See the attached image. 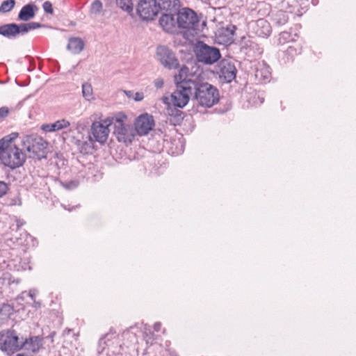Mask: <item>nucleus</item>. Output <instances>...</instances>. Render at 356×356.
Instances as JSON below:
<instances>
[{"instance_id":"obj_1","label":"nucleus","mask_w":356,"mask_h":356,"mask_svg":"<svg viewBox=\"0 0 356 356\" xmlns=\"http://www.w3.org/2000/svg\"><path fill=\"white\" fill-rule=\"evenodd\" d=\"M17 136L14 132L0 139V163L11 169L22 166L26 161V155L14 143Z\"/></svg>"},{"instance_id":"obj_2","label":"nucleus","mask_w":356,"mask_h":356,"mask_svg":"<svg viewBox=\"0 0 356 356\" xmlns=\"http://www.w3.org/2000/svg\"><path fill=\"white\" fill-rule=\"evenodd\" d=\"M187 67L183 66L179 74L175 76L176 90L171 95L172 104L179 108L184 107L188 102L190 97L193 94V88L195 86L193 82L194 75L189 74Z\"/></svg>"},{"instance_id":"obj_3","label":"nucleus","mask_w":356,"mask_h":356,"mask_svg":"<svg viewBox=\"0 0 356 356\" xmlns=\"http://www.w3.org/2000/svg\"><path fill=\"white\" fill-rule=\"evenodd\" d=\"M195 86L193 88L195 99L204 107H211L219 100V93L216 88L209 83H200L196 77L193 78Z\"/></svg>"},{"instance_id":"obj_4","label":"nucleus","mask_w":356,"mask_h":356,"mask_svg":"<svg viewBox=\"0 0 356 356\" xmlns=\"http://www.w3.org/2000/svg\"><path fill=\"white\" fill-rule=\"evenodd\" d=\"M127 118L124 113H118L113 116V125L117 140L127 145L132 142L135 130L131 125L125 123Z\"/></svg>"},{"instance_id":"obj_5","label":"nucleus","mask_w":356,"mask_h":356,"mask_svg":"<svg viewBox=\"0 0 356 356\" xmlns=\"http://www.w3.org/2000/svg\"><path fill=\"white\" fill-rule=\"evenodd\" d=\"M197 60L204 65H212L221 57L220 50L213 46H209L204 42L199 41L194 47Z\"/></svg>"},{"instance_id":"obj_6","label":"nucleus","mask_w":356,"mask_h":356,"mask_svg":"<svg viewBox=\"0 0 356 356\" xmlns=\"http://www.w3.org/2000/svg\"><path fill=\"white\" fill-rule=\"evenodd\" d=\"M38 22H29L22 24L10 23L0 26V35L9 38L15 39L19 35H24L31 30L42 27Z\"/></svg>"},{"instance_id":"obj_7","label":"nucleus","mask_w":356,"mask_h":356,"mask_svg":"<svg viewBox=\"0 0 356 356\" xmlns=\"http://www.w3.org/2000/svg\"><path fill=\"white\" fill-rule=\"evenodd\" d=\"M21 339L12 330H4L0 332V347L8 354L13 353L20 350Z\"/></svg>"},{"instance_id":"obj_8","label":"nucleus","mask_w":356,"mask_h":356,"mask_svg":"<svg viewBox=\"0 0 356 356\" xmlns=\"http://www.w3.org/2000/svg\"><path fill=\"white\" fill-rule=\"evenodd\" d=\"M176 17L178 31L179 29H195L199 22L196 13L188 8L178 10Z\"/></svg>"},{"instance_id":"obj_9","label":"nucleus","mask_w":356,"mask_h":356,"mask_svg":"<svg viewBox=\"0 0 356 356\" xmlns=\"http://www.w3.org/2000/svg\"><path fill=\"white\" fill-rule=\"evenodd\" d=\"M113 116L105 120L94 122L91 125V134L94 140L101 144L104 143L108 137L109 127L113 124Z\"/></svg>"},{"instance_id":"obj_10","label":"nucleus","mask_w":356,"mask_h":356,"mask_svg":"<svg viewBox=\"0 0 356 356\" xmlns=\"http://www.w3.org/2000/svg\"><path fill=\"white\" fill-rule=\"evenodd\" d=\"M24 143L27 144L26 149L31 154L30 156L37 159L44 156L47 143L41 137L27 136L25 137Z\"/></svg>"},{"instance_id":"obj_11","label":"nucleus","mask_w":356,"mask_h":356,"mask_svg":"<svg viewBox=\"0 0 356 356\" xmlns=\"http://www.w3.org/2000/svg\"><path fill=\"white\" fill-rule=\"evenodd\" d=\"M137 13L143 20H152L159 13L156 0H140L138 4Z\"/></svg>"},{"instance_id":"obj_12","label":"nucleus","mask_w":356,"mask_h":356,"mask_svg":"<svg viewBox=\"0 0 356 356\" xmlns=\"http://www.w3.org/2000/svg\"><path fill=\"white\" fill-rule=\"evenodd\" d=\"M118 335L115 332H110L99 340L97 351L99 353H102L107 350L106 355H108L109 353L114 354L118 352Z\"/></svg>"},{"instance_id":"obj_13","label":"nucleus","mask_w":356,"mask_h":356,"mask_svg":"<svg viewBox=\"0 0 356 356\" xmlns=\"http://www.w3.org/2000/svg\"><path fill=\"white\" fill-rule=\"evenodd\" d=\"M216 72L220 78L229 83L236 78V68L229 60H221L216 67Z\"/></svg>"},{"instance_id":"obj_14","label":"nucleus","mask_w":356,"mask_h":356,"mask_svg":"<svg viewBox=\"0 0 356 356\" xmlns=\"http://www.w3.org/2000/svg\"><path fill=\"white\" fill-rule=\"evenodd\" d=\"M156 55L161 63L168 69H175L179 66L178 60L174 53L168 47L160 46L157 48Z\"/></svg>"},{"instance_id":"obj_15","label":"nucleus","mask_w":356,"mask_h":356,"mask_svg":"<svg viewBox=\"0 0 356 356\" xmlns=\"http://www.w3.org/2000/svg\"><path fill=\"white\" fill-rule=\"evenodd\" d=\"M154 125L152 116L147 113L140 115L135 123V131L140 136H144L151 131Z\"/></svg>"},{"instance_id":"obj_16","label":"nucleus","mask_w":356,"mask_h":356,"mask_svg":"<svg viewBox=\"0 0 356 356\" xmlns=\"http://www.w3.org/2000/svg\"><path fill=\"white\" fill-rule=\"evenodd\" d=\"M176 13H163L159 19V24L163 29L168 33H178Z\"/></svg>"},{"instance_id":"obj_17","label":"nucleus","mask_w":356,"mask_h":356,"mask_svg":"<svg viewBox=\"0 0 356 356\" xmlns=\"http://www.w3.org/2000/svg\"><path fill=\"white\" fill-rule=\"evenodd\" d=\"M241 46L243 49L247 51L246 54L250 56H259L263 52V48L249 36L242 38Z\"/></svg>"},{"instance_id":"obj_18","label":"nucleus","mask_w":356,"mask_h":356,"mask_svg":"<svg viewBox=\"0 0 356 356\" xmlns=\"http://www.w3.org/2000/svg\"><path fill=\"white\" fill-rule=\"evenodd\" d=\"M41 346V340L38 337H31L24 340L21 338L20 349H24L32 353H36Z\"/></svg>"},{"instance_id":"obj_19","label":"nucleus","mask_w":356,"mask_h":356,"mask_svg":"<svg viewBox=\"0 0 356 356\" xmlns=\"http://www.w3.org/2000/svg\"><path fill=\"white\" fill-rule=\"evenodd\" d=\"M271 75L270 69L265 63H259L256 71L255 77L259 81H268Z\"/></svg>"},{"instance_id":"obj_20","label":"nucleus","mask_w":356,"mask_h":356,"mask_svg":"<svg viewBox=\"0 0 356 356\" xmlns=\"http://www.w3.org/2000/svg\"><path fill=\"white\" fill-rule=\"evenodd\" d=\"M70 126V122L68 120L61 119L54 122V123L42 124L41 129L46 132H53L66 129Z\"/></svg>"},{"instance_id":"obj_21","label":"nucleus","mask_w":356,"mask_h":356,"mask_svg":"<svg viewBox=\"0 0 356 356\" xmlns=\"http://www.w3.org/2000/svg\"><path fill=\"white\" fill-rule=\"evenodd\" d=\"M35 9L38 10L37 6L31 3L24 6L18 14V19L27 22L33 19L35 15Z\"/></svg>"},{"instance_id":"obj_22","label":"nucleus","mask_w":356,"mask_h":356,"mask_svg":"<svg viewBox=\"0 0 356 356\" xmlns=\"http://www.w3.org/2000/svg\"><path fill=\"white\" fill-rule=\"evenodd\" d=\"M159 11L165 10L166 13H176L179 8V0H156Z\"/></svg>"},{"instance_id":"obj_23","label":"nucleus","mask_w":356,"mask_h":356,"mask_svg":"<svg viewBox=\"0 0 356 356\" xmlns=\"http://www.w3.org/2000/svg\"><path fill=\"white\" fill-rule=\"evenodd\" d=\"M256 24L258 28V29L256 31V33L259 36L262 38H266L268 35H270L271 33V29L269 23L267 21L263 19H260L257 21Z\"/></svg>"},{"instance_id":"obj_24","label":"nucleus","mask_w":356,"mask_h":356,"mask_svg":"<svg viewBox=\"0 0 356 356\" xmlns=\"http://www.w3.org/2000/svg\"><path fill=\"white\" fill-rule=\"evenodd\" d=\"M84 43L83 40L79 38H72L69 40L67 44V49L70 50L72 54H79L83 49Z\"/></svg>"},{"instance_id":"obj_25","label":"nucleus","mask_w":356,"mask_h":356,"mask_svg":"<svg viewBox=\"0 0 356 356\" xmlns=\"http://www.w3.org/2000/svg\"><path fill=\"white\" fill-rule=\"evenodd\" d=\"M83 97L88 101L93 99L92 88L90 83H84L82 84Z\"/></svg>"},{"instance_id":"obj_26","label":"nucleus","mask_w":356,"mask_h":356,"mask_svg":"<svg viewBox=\"0 0 356 356\" xmlns=\"http://www.w3.org/2000/svg\"><path fill=\"white\" fill-rule=\"evenodd\" d=\"M116 4L127 13H131L133 10L134 4L132 0H116Z\"/></svg>"},{"instance_id":"obj_27","label":"nucleus","mask_w":356,"mask_h":356,"mask_svg":"<svg viewBox=\"0 0 356 356\" xmlns=\"http://www.w3.org/2000/svg\"><path fill=\"white\" fill-rule=\"evenodd\" d=\"M15 5V0H6L1 3L0 6V13H5L13 10Z\"/></svg>"},{"instance_id":"obj_28","label":"nucleus","mask_w":356,"mask_h":356,"mask_svg":"<svg viewBox=\"0 0 356 356\" xmlns=\"http://www.w3.org/2000/svg\"><path fill=\"white\" fill-rule=\"evenodd\" d=\"M102 9V3L99 0H95L93 1L90 6V14L93 15H97L101 13Z\"/></svg>"},{"instance_id":"obj_29","label":"nucleus","mask_w":356,"mask_h":356,"mask_svg":"<svg viewBox=\"0 0 356 356\" xmlns=\"http://www.w3.org/2000/svg\"><path fill=\"white\" fill-rule=\"evenodd\" d=\"M12 220L13 222L10 224V228L13 232H17L25 223L23 220L19 219L17 217L13 218Z\"/></svg>"},{"instance_id":"obj_30","label":"nucleus","mask_w":356,"mask_h":356,"mask_svg":"<svg viewBox=\"0 0 356 356\" xmlns=\"http://www.w3.org/2000/svg\"><path fill=\"white\" fill-rule=\"evenodd\" d=\"M14 308L8 304H3L0 309V314L9 316L13 313Z\"/></svg>"},{"instance_id":"obj_31","label":"nucleus","mask_w":356,"mask_h":356,"mask_svg":"<svg viewBox=\"0 0 356 356\" xmlns=\"http://www.w3.org/2000/svg\"><path fill=\"white\" fill-rule=\"evenodd\" d=\"M290 40H293V38H291V35L289 32L284 31L280 34V37H279V42L280 43L288 42Z\"/></svg>"},{"instance_id":"obj_32","label":"nucleus","mask_w":356,"mask_h":356,"mask_svg":"<svg viewBox=\"0 0 356 356\" xmlns=\"http://www.w3.org/2000/svg\"><path fill=\"white\" fill-rule=\"evenodd\" d=\"M63 186L68 190H72L76 188L79 185V181H71L69 182L62 183Z\"/></svg>"},{"instance_id":"obj_33","label":"nucleus","mask_w":356,"mask_h":356,"mask_svg":"<svg viewBox=\"0 0 356 356\" xmlns=\"http://www.w3.org/2000/svg\"><path fill=\"white\" fill-rule=\"evenodd\" d=\"M42 8L47 13L52 14L53 13V8L52 4L50 1H45L43 5Z\"/></svg>"},{"instance_id":"obj_34","label":"nucleus","mask_w":356,"mask_h":356,"mask_svg":"<svg viewBox=\"0 0 356 356\" xmlns=\"http://www.w3.org/2000/svg\"><path fill=\"white\" fill-rule=\"evenodd\" d=\"M9 113L8 107L3 106L0 108V122L2 121Z\"/></svg>"},{"instance_id":"obj_35","label":"nucleus","mask_w":356,"mask_h":356,"mask_svg":"<svg viewBox=\"0 0 356 356\" xmlns=\"http://www.w3.org/2000/svg\"><path fill=\"white\" fill-rule=\"evenodd\" d=\"M8 190V185L3 181H0V197L3 196L6 193Z\"/></svg>"},{"instance_id":"obj_36","label":"nucleus","mask_w":356,"mask_h":356,"mask_svg":"<svg viewBox=\"0 0 356 356\" xmlns=\"http://www.w3.org/2000/svg\"><path fill=\"white\" fill-rule=\"evenodd\" d=\"M164 81L162 78H157L154 81V85L157 88H161L163 86Z\"/></svg>"},{"instance_id":"obj_37","label":"nucleus","mask_w":356,"mask_h":356,"mask_svg":"<svg viewBox=\"0 0 356 356\" xmlns=\"http://www.w3.org/2000/svg\"><path fill=\"white\" fill-rule=\"evenodd\" d=\"M133 99L136 102L142 101L144 99V94L142 92H137L134 93Z\"/></svg>"},{"instance_id":"obj_38","label":"nucleus","mask_w":356,"mask_h":356,"mask_svg":"<svg viewBox=\"0 0 356 356\" xmlns=\"http://www.w3.org/2000/svg\"><path fill=\"white\" fill-rule=\"evenodd\" d=\"M287 53L290 55L297 54L300 53V49L297 50L295 47L289 46L287 49Z\"/></svg>"},{"instance_id":"obj_39","label":"nucleus","mask_w":356,"mask_h":356,"mask_svg":"<svg viewBox=\"0 0 356 356\" xmlns=\"http://www.w3.org/2000/svg\"><path fill=\"white\" fill-rule=\"evenodd\" d=\"M124 93L129 98H133L134 95V92L132 90H124Z\"/></svg>"},{"instance_id":"obj_40","label":"nucleus","mask_w":356,"mask_h":356,"mask_svg":"<svg viewBox=\"0 0 356 356\" xmlns=\"http://www.w3.org/2000/svg\"><path fill=\"white\" fill-rule=\"evenodd\" d=\"M161 327V323L158 322L154 325V329L156 332H159Z\"/></svg>"},{"instance_id":"obj_41","label":"nucleus","mask_w":356,"mask_h":356,"mask_svg":"<svg viewBox=\"0 0 356 356\" xmlns=\"http://www.w3.org/2000/svg\"><path fill=\"white\" fill-rule=\"evenodd\" d=\"M29 296L31 297V298L34 300H35V290H30L29 293Z\"/></svg>"},{"instance_id":"obj_42","label":"nucleus","mask_w":356,"mask_h":356,"mask_svg":"<svg viewBox=\"0 0 356 356\" xmlns=\"http://www.w3.org/2000/svg\"><path fill=\"white\" fill-rule=\"evenodd\" d=\"M33 307H35V308H38L40 307V302H38L36 301L35 300H33Z\"/></svg>"},{"instance_id":"obj_43","label":"nucleus","mask_w":356,"mask_h":356,"mask_svg":"<svg viewBox=\"0 0 356 356\" xmlns=\"http://www.w3.org/2000/svg\"><path fill=\"white\" fill-rule=\"evenodd\" d=\"M257 98L259 100V104H261L264 102V98L263 97H260L259 96H258Z\"/></svg>"},{"instance_id":"obj_44","label":"nucleus","mask_w":356,"mask_h":356,"mask_svg":"<svg viewBox=\"0 0 356 356\" xmlns=\"http://www.w3.org/2000/svg\"><path fill=\"white\" fill-rule=\"evenodd\" d=\"M168 100V97H163V102L165 103V104H168L167 101Z\"/></svg>"},{"instance_id":"obj_45","label":"nucleus","mask_w":356,"mask_h":356,"mask_svg":"<svg viewBox=\"0 0 356 356\" xmlns=\"http://www.w3.org/2000/svg\"><path fill=\"white\" fill-rule=\"evenodd\" d=\"M182 152H183V150H182V147H181V149L179 150V152H177V154H179V153H181Z\"/></svg>"}]
</instances>
